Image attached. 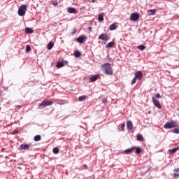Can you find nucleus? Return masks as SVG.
I'll use <instances>...</instances> for the list:
<instances>
[{"instance_id": "nucleus-1", "label": "nucleus", "mask_w": 179, "mask_h": 179, "mask_svg": "<svg viewBox=\"0 0 179 179\" xmlns=\"http://www.w3.org/2000/svg\"><path fill=\"white\" fill-rule=\"evenodd\" d=\"M102 69L106 75H113V67L110 63H106L102 65Z\"/></svg>"}, {"instance_id": "nucleus-2", "label": "nucleus", "mask_w": 179, "mask_h": 179, "mask_svg": "<svg viewBox=\"0 0 179 179\" xmlns=\"http://www.w3.org/2000/svg\"><path fill=\"white\" fill-rule=\"evenodd\" d=\"M177 122L176 121L167 122L164 125V128L165 129H171L172 128H177Z\"/></svg>"}, {"instance_id": "nucleus-3", "label": "nucleus", "mask_w": 179, "mask_h": 179, "mask_svg": "<svg viewBox=\"0 0 179 179\" xmlns=\"http://www.w3.org/2000/svg\"><path fill=\"white\" fill-rule=\"evenodd\" d=\"M27 10V6L22 5L18 9V15L19 16H24L26 15V11Z\"/></svg>"}, {"instance_id": "nucleus-4", "label": "nucleus", "mask_w": 179, "mask_h": 179, "mask_svg": "<svg viewBox=\"0 0 179 179\" xmlns=\"http://www.w3.org/2000/svg\"><path fill=\"white\" fill-rule=\"evenodd\" d=\"M54 102L48 100H43L41 103L38 104V107H47L48 106H52Z\"/></svg>"}, {"instance_id": "nucleus-5", "label": "nucleus", "mask_w": 179, "mask_h": 179, "mask_svg": "<svg viewBox=\"0 0 179 179\" xmlns=\"http://www.w3.org/2000/svg\"><path fill=\"white\" fill-rule=\"evenodd\" d=\"M140 15L138 13H133L131 14L130 20L131 22H136V20H139Z\"/></svg>"}, {"instance_id": "nucleus-6", "label": "nucleus", "mask_w": 179, "mask_h": 179, "mask_svg": "<svg viewBox=\"0 0 179 179\" xmlns=\"http://www.w3.org/2000/svg\"><path fill=\"white\" fill-rule=\"evenodd\" d=\"M152 101L154 103V106H155V107H157V108H159L160 110L162 108V105L160 104V101H159V100L156 99V98H155V96H152Z\"/></svg>"}, {"instance_id": "nucleus-7", "label": "nucleus", "mask_w": 179, "mask_h": 179, "mask_svg": "<svg viewBox=\"0 0 179 179\" xmlns=\"http://www.w3.org/2000/svg\"><path fill=\"white\" fill-rule=\"evenodd\" d=\"M86 41V36L85 35H81L78 38H76L77 43H79L80 44H83L85 41Z\"/></svg>"}, {"instance_id": "nucleus-8", "label": "nucleus", "mask_w": 179, "mask_h": 179, "mask_svg": "<svg viewBox=\"0 0 179 179\" xmlns=\"http://www.w3.org/2000/svg\"><path fill=\"white\" fill-rule=\"evenodd\" d=\"M142 78H143V73L141 71H138L135 73V78L138 79V80H142Z\"/></svg>"}, {"instance_id": "nucleus-9", "label": "nucleus", "mask_w": 179, "mask_h": 179, "mask_svg": "<svg viewBox=\"0 0 179 179\" xmlns=\"http://www.w3.org/2000/svg\"><path fill=\"white\" fill-rule=\"evenodd\" d=\"M99 39L103 40V41H108V36L106 35V34L103 33L99 36Z\"/></svg>"}, {"instance_id": "nucleus-10", "label": "nucleus", "mask_w": 179, "mask_h": 179, "mask_svg": "<svg viewBox=\"0 0 179 179\" xmlns=\"http://www.w3.org/2000/svg\"><path fill=\"white\" fill-rule=\"evenodd\" d=\"M20 148L21 150H29L30 149V145L28 144H21Z\"/></svg>"}, {"instance_id": "nucleus-11", "label": "nucleus", "mask_w": 179, "mask_h": 179, "mask_svg": "<svg viewBox=\"0 0 179 179\" xmlns=\"http://www.w3.org/2000/svg\"><path fill=\"white\" fill-rule=\"evenodd\" d=\"M67 12L69 13H78V10H76V8H75L69 7L67 8Z\"/></svg>"}, {"instance_id": "nucleus-12", "label": "nucleus", "mask_w": 179, "mask_h": 179, "mask_svg": "<svg viewBox=\"0 0 179 179\" xmlns=\"http://www.w3.org/2000/svg\"><path fill=\"white\" fill-rule=\"evenodd\" d=\"M99 78H100L99 75H94L92 76L90 78V82H96V80L97 79H99Z\"/></svg>"}, {"instance_id": "nucleus-13", "label": "nucleus", "mask_w": 179, "mask_h": 179, "mask_svg": "<svg viewBox=\"0 0 179 179\" xmlns=\"http://www.w3.org/2000/svg\"><path fill=\"white\" fill-rule=\"evenodd\" d=\"M98 20L99 22H103L104 21V13L99 14L98 15Z\"/></svg>"}, {"instance_id": "nucleus-14", "label": "nucleus", "mask_w": 179, "mask_h": 179, "mask_svg": "<svg viewBox=\"0 0 179 179\" xmlns=\"http://www.w3.org/2000/svg\"><path fill=\"white\" fill-rule=\"evenodd\" d=\"M127 125L128 129L132 130L134 129V124H132V122L127 121Z\"/></svg>"}, {"instance_id": "nucleus-15", "label": "nucleus", "mask_w": 179, "mask_h": 179, "mask_svg": "<svg viewBox=\"0 0 179 179\" xmlns=\"http://www.w3.org/2000/svg\"><path fill=\"white\" fill-rule=\"evenodd\" d=\"M25 33L27 34H31V33H34V31L31 28H26L25 29Z\"/></svg>"}, {"instance_id": "nucleus-16", "label": "nucleus", "mask_w": 179, "mask_h": 179, "mask_svg": "<svg viewBox=\"0 0 179 179\" xmlns=\"http://www.w3.org/2000/svg\"><path fill=\"white\" fill-rule=\"evenodd\" d=\"M177 150H178V148H175L173 149L169 150V155H174V153H176V152H177Z\"/></svg>"}, {"instance_id": "nucleus-17", "label": "nucleus", "mask_w": 179, "mask_h": 179, "mask_svg": "<svg viewBox=\"0 0 179 179\" xmlns=\"http://www.w3.org/2000/svg\"><path fill=\"white\" fill-rule=\"evenodd\" d=\"M82 55V54L80 53V52H79V50H76L75 52H74V57L76 58H79Z\"/></svg>"}, {"instance_id": "nucleus-18", "label": "nucleus", "mask_w": 179, "mask_h": 179, "mask_svg": "<svg viewBox=\"0 0 179 179\" xmlns=\"http://www.w3.org/2000/svg\"><path fill=\"white\" fill-rule=\"evenodd\" d=\"M34 140L35 142H38V141H41V136L40 135H36L34 136Z\"/></svg>"}, {"instance_id": "nucleus-19", "label": "nucleus", "mask_w": 179, "mask_h": 179, "mask_svg": "<svg viewBox=\"0 0 179 179\" xmlns=\"http://www.w3.org/2000/svg\"><path fill=\"white\" fill-rule=\"evenodd\" d=\"M134 150H135V147L131 148H128L125 150L126 153H131V152H134Z\"/></svg>"}, {"instance_id": "nucleus-20", "label": "nucleus", "mask_w": 179, "mask_h": 179, "mask_svg": "<svg viewBox=\"0 0 179 179\" xmlns=\"http://www.w3.org/2000/svg\"><path fill=\"white\" fill-rule=\"evenodd\" d=\"M52 47H54V43L52 42H50L48 44L47 48L48 50H52Z\"/></svg>"}, {"instance_id": "nucleus-21", "label": "nucleus", "mask_w": 179, "mask_h": 179, "mask_svg": "<svg viewBox=\"0 0 179 179\" xmlns=\"http://www.w3.org/2000/svg\"><path fill=\"white\" fill-rule=\"evenodd\" d=\"M138 50H140V51H143V50L146 49V46L143 45H140L137 47Z\"/></svg>"}, {"instance_id": "nucleus-22", "label": "nucleus", "mask_w": 179, "mask_h": 179, "mask_svg": "<svg viewBox=\"0 0 179 179\" xmlns=\"http://www.w3.org/2000/svg\"><path fill=\"white\" fill-rule=\"evenodd\" d=\"M115 44L114 41L112 42H109L107 45H106V48H111V47H113Z\"/></svg>"}, {"instance_id": "nucleus-23", "label": "nucleus", "mask_w": 179, "mask_h": 179, "mask_svg": "<svg viewBox=\"0 0 179 179\" xmlns=\"http://www.w3.org/2000/svg\"><path fill=\"white\" fill-rule=\"evenodd\" d=\"M85 99H87V96L86 95H83L79 96L78 100L79 101H84Z\"/></svg>"}, {"instance_id": "nucleus-24", "label": "nucleus", "mask_w": 179, "mask_h": 179, "mask_svg": "<svg viewBox=\"0 0 179 179\" xmlns=\"http://www.w3.org/2000/svg\"><path fill=\"white\" fill-rule=\"evenodd\" d=\"M52 152L55 155H58V153H59V148L55 147L53 148Z\"/></svg>"}, {"instance_id": "nucleus-25", "label": "nucleus", "mask_w": 179, "mask_h": 179, "mask_svg": "<svg viewBox=\"0 0 179 179\" xmlns=\"http://www.w3.org/2000/svg\"><path fill=\"white\" fill-rule=\"evenodd\" d=\"M117 29V25H115V24H112L110 27H109V30H115Z\"/></svg>"}, {"instance_id": "nucleus-26", "label": "nucleus", "mask_w": 179, "mask_h": 179, "mask_svg": "<svg viewBox=\"0 0 179 179\" xmlns=\"http://www.w3.org/2000/svg\"><path fill=\"white\" fill-rule=\"evenodd\" d=\"M64 62H59L57 63V68H62L64 66Z\"/></svg>"}, {"instance_id": "nucleus-27", "label": "nucleus", "mask_w": 179, "mask_h": 179, "mask_svg": "<svg viewBox=\"0 0 179 179\" xmlns=\"http://www.w3.org/2000/svg\"><path fill=\"white\" fill-rule=\"evenodd\" d=\"M134 149H135L136 153H137V155H139V153H141V148H139V147H134Z\"/></svg>"}, {"instance_id": "nucleus-28", "label": "nucleus", "mask_w": 179, "mask_h": 179, "mask_svg": "<svg viewBox=\"0 0 179 179\" xmlns=\"http://www.w3.org/2000/svg\"><path fill=\"white\" fill-rule=\"evenodd\" d=\"M148 12H150V15L152 16L153 15H156V9H152V10H148Z\"/></svg>"}, {"instance_id": "nucleus-29", "label": "nucleus", "mask_w": 179, "mask_h": 179, "mask_svg": "<svg viewBox=\"0 0 179 179\" xmlns=\"http://www.w3.org/2000/svg\"><path fill=\"white\" fill-rule=\"evenodd\" d=\"M137 141H143V136L141 134H138L137 135Z\"/></svg>"}, {"instance_id": "nucleus-30", "label": "nucleus", "mask_w": 179, "mask_h": 179, "mask_svg": "<svg viewBox=\"0 0 179 179\" xmlns=\"http://www.w3.org/2000/svg\"><path fill=\"white\" fill-rule=\"evenodd\" d=\"M31 48L30 47L29 45H27L26 46V51H27V52H29L31 51Z\"/></svg>"}, {"instance_id": "nucleus-31", "label": "nucleus", "mask_w": 179, "mask_h": 179, "mask_svg": "<svg viewBox=\"0 0 179 179\" xmlns=\"http://www.w3.org/2000/svg\"><path fill=\"white\" fill-rule=\"evenodd\" d=\"M136 79L135 77L131 80V85H135L136 83Z\"/></svg>"}, {"instance_id": "nucleus-32", "label": "nucleus", "mask_w": 179, "mask_h": 179, "mask_svg": "<svg viewBox=\"0 0 179 179\" xmlns=\"http://www.w3.org/2000/svg\"><path fill=\"white\" fill-rule=\"evenodd\" d=\"M76 31H78V30H76V28H74L71 32V34L74 35V34H76Z\"/></svg>"}, {"instance_id": "nucleus-33", "label": "nucleus", "mask_w": 179, "mask_h": 179, "mask_svg": "<svg viewBox=\"0 0 179 179\" xmlns=\"http://www.w3.org/2000/svg\"><path fill=\"white\" fill-rule=\"evenodd\" d=\"M173 133H174V134H179V129L176 128V129L173 130Z\"/></svg>"}, {"instance_id": "nucleus-34", "label": "nucleus", "mask_w": 179, "mask_h": 179, "mask_svg": "<svg viewBox=\"0 0 179 179\" xmlns=\"http://www.w3.org/2000/svg\"><path fill=\"white\" fill-rule=\"evenodd\" d=\"M174 178H179V174L178 173H173Z\"/></svg>"}, {"instance_id": "nucleus-35", "label": "nucleus", "mask_w": 179, "mask_h": 179, "mask_svg": "<svg viewBox=\"0 0 179 179\" xmlns=\"http://www.w3.org/2000/svg\"><path fill=\"white\" fill-rule=\"evenodd\" d=\"M125 123H122V131H124L125 130Z\"/></svg>"}, {"instance_id": "nucleus-36", "label": "nucleus", "mask_w": 179, "mask_h": 179, "mask_svg": "<svg viewBox=\"0 0 179 179\" xmlns=\"http://www.w3.org/2000/svg\"><path fill=\"white\" fill-rule=\"evenodd\" d=\"M155 97L157 99H160V98H162V96L160 95V94H156Z\"/></svg>"}, {"instance_id": "nucleus-37", "label": "nucleus", "mask_w": 179, "mask_h": 179, "mask_svg": "<svg viewBox=\"0 0 179 179\" xmlns=\"http://www.w3.org/2000/svg\"><path fill=\"white\" fill-rule=\"evenodd\" d=\"M53 5L54 6H58V1H53Z\"/></svg>"}, {"instance_id": "nucleus-38", "label": "nucleus", "mask_w": 179, "mask_h": 179, "mask_svg": "<svg viewBox=\"0 0 179 179\" xmlns=\"http://www.w3.org/2000/svg\"><path fill=\"white\" fill-rule=\"evenodd\" d=\"M15 107L16 108H22V106H20V105H15Z\"/></svg>"}, {"instance_id": "nucleus-39", "label": "nucleus", "mask_w": 179, "mask_h": 179, "mask_svg": "<svg viewBox=\"0 0 179 179\" xmlns=\"http://www.w3.org/2000/svg\"><path fill=\"white\" fill-rule=\"evenodd\" d=\"M173 171H174L175 173H179V168L175 169L173 170Z\"/></svg>"}, {"instance_id": "nucleus-40", "label": "nucleus", "mask_w": 179, "mask_h": 179, "mask_svg": "<svg viewBox=\"0 0 179 179\" xmlns=\"http://www.w3.org/2000/svg\"><path fill=\"white\" fill-rule=\"evenodd\" d=\"M13 134H19V131H18V130H14Z\"/></svg>"}, {"instance_id": "nucleus-41", "label": "nucleus", "mask_w": 179, "mask_h": 179, "mask_svg": "<svg viewBox=\"0 0 179 179\" xmlns=\"http://www.w3.org/2000/svg\"><path fill=\"white\" fill-rule=\"evenodd\" d=\"M96 1H97V0H92L91 2H92V3H94V2H96Z\"/></svg>"}, {"instance_id": "nucleus-42", "label": "nucleus", "mask_w": 179, "mask_h": 179, "mask_svg": "<svg viewBox=\"0 0 179 179\" xmlns=\"http://www.w3.org/2000/svg\"><path fill=\"white\" fill-rule=\"evenodd\" d=\"M88 30H89L90 31H92V27H88Z\"/></svg>"}, {"instance_id": "nucleus-43", "label": "nucleus", "mask_w": 179, "mask_h": 179, "mask_svg": "<svg viewBox=\"0 0 179 179\" xmlns=\"http://www.w3.org/2000/svg\"><path fill=\"white\" fill-rule=\"evenodd\" d=\"M84 167H87V165H86V164H84Z\"/></svg>"}, {"instance_id": "nucleus-44", "label": "nucleus", "mask_w": 179, "mask_h": 179, "mask_svg": "<svg viewBox=\"0 0 179 179\" xmlns=\"http://www.w3.org/2000/svg\"><path fill=\"white\" fill-rule=\"evenodd\" d=\"M2 110V108L0 107V110Z\"/></svg>"}, {"instance_id": "nucleus-45", "label": "nucleus", "mask_w": 179, "mask_h": 179, "mask_svg": "<svg viewBox=\"0 0 179 179\" xmlns=\"http://www.w3.org/2000/svg\"><path fill=\"white\" fill-rule=\"evenodd\" d=\"M89 1V2H90V0H88Z\"/></svg>"}]
</instances>
